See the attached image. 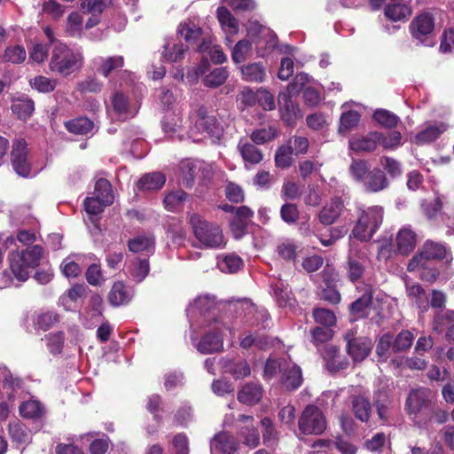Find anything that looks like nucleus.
Segmentation results:
<instances>
[{
    "label": "nucleus",
    "instance_id": "nucleus-12",
    "mask_svg": "<svg viewBox=\"0 0 454 454\" xmlns=\"http://www.w3.org/2000/svg\"><path fill=\"white\" fill-rule=\"evenodd\" d=\"M197 115V129L206 132L213 142L219 141L223 134V127L218 122L215 116L210 114L208 109L204 106L199 107Z\"/></svg>",
    "mask_w": 454,
    "mask_h": 454
},
{
    "label": "nucleus",
    "instance_id": "nucleus-52",
    "mask_svg": "<svg viewBox=\"0 0 454 454\" xmlns=\"http://www.w3.org/2000/svg\"><path fill=\"white\" fill-rule=\"evenodd\" d=\"M177 34L184 37L186 43H192L200 36L201 28L192 21H184L179 25Z\"/></svg>",
    "mask_w": 454,
    "mask_h": 454
},
{
    "label": "nucleus",
    "instance_id": "nucleus-58",
    "mask_svg": "<svg viewBox=\"0 0 454 454\" xmlns=\"http://www.w3.org/2000/svg\"><path fill=\"white\" fill-rule=\"evenodd\" d=\"M26 58L27 52L24 47L20 45L7 47L3 56L4 61L13 64L22 63Z\"/></svg>",
    "mask_w": 454,
    "mask_h": 454
},
{
    "label": "nucleus",
    "instance_id": "nucleus-46",
    "mask_svg": "<svg viewBox=\"0 0 454 454\" xmlns=\"http://www.w3.org/2000/svg\"><path fill=\"white\" fill-rule=\"evenodd\" d=\"M217 264L223 272L235 273L243 266V261L239 255L229 254L219 258Z\"/></svg>",
    "mask_w": 454,
    "mask_h": 454
},
{
    "label": "nucleus",
    "instance_id": "nucleus-50",
    "mask_svg": "<svg viewBox=\"0 0 454 454\" xmlns=\"http://www.w3.org/2000/svg\"><path fill=\"white\" fill-rule=\"evenodd\" d=\"M269 339L263 334L250 333L240 339L239 346L242 348L248 349L254 346L259 349H265L269 347Z\"/></svg>",
    "mask_w": 454,
    "mask_h": 454
},
{
    "label": "nucleus",
    "instance_id": "nucleus-35",
    "mask_svg": "<svg viewBox=\"0 0 454 454\" xmlns=\"http://www.w3.org/2000/svg\"><path fill=\"white\" fill-rule=\"evenodd\" d=\"M112 104L114 112L121 120L133 117L135 113L130 109L128 98L121 92H116L113 96Z\"/></svg>",
    "mask_w": 454,
    "mask_h": 454
},
{
    "label": "nucleus",
    "instance_id": "nucleus-40",
    "mask_svg": "<svg viewBox=\"0 0 454 454\" xmlns=\"http://www.w3.org/2000/svg\"><path fill=\"white\" fill-rule=\"evenodd\" d=\"M200 52H207L210 59L215 64L226 61L227 57L219 45L213 44L210 39H204L198 48Z\"/></svg>",
    "mask_w": 454,
    "mask_h": 454
},
{
    "label": "nucleus",
    "instance_id": "nucleus-29",
    "mask_svg": "<svg viewBox=\"0 0 454 454\" xmlns=\"http://www.w3.org/2000/svg\"><path fill=\"white\" fill-rule=\"evenodd\" d=\"M241 77L247 82L261 83L265 81L266 69L261 63H249L240 67Z\"/></svg>",
    "mask_w": 454,
    "mask_h": 454
},
{
    "label": "nucleus",
    "instance_id": "nucleus-21",
    "mask_svg": "<svg viewBox=\"0 0 454 454\" xmlns=\"http://www.w3.org/2000/svg\"><path fill=\"white\" fill-rule=\"evenodd\" d=\"M239 443L232 434L222 432L216 434L210 442L212 454H233L238 450Z\"/></svg>",
    "mask_w": 454,
    "mask_h": 454
},
{
    "label": "nucleus",
    "instance_id": "nucleus-33",
    "mask_svg": "<svg viewBox=\"0 0 454 454\" xmlns=\"http://www.w3.org/2000/svg\"><path fill=\"white\" fill-rule=\"evenodd\" d=\"M163 131L169 137H174L183 126V118L180 110L166 112L161 121Z\"/></svg>",
    "mask_w": 454,
    "mask_h": 454
},
{
    "label": "nucleus",
    "instance_id": "nucleus-63",
    "mask_svg": "<svg viewBox=\"0 0 454 454\" xmlns=\"http://www.w3.org/2000/svg\"><path fill=\"white\" fill-rule=\"evenodd\" d=\"M413 335L411 332L402 331L395 339L393 338V352L406 350L411 346Z\"/></svg>",
    "mask_w": 454,
    "mask_h": 454
},
{
    "label": "nucleus",
    "instance_id": "nucleus-64",
    "mask_svg": "<svg viewBox=\"0 0 454 454\" xmlns=\"http://www.w3.org/2000/svg\"><path fill=\"white\" fill-rule=\"evenodd\" d=\"M82 17L77 12L70 13L67 19V33L71 36L81 34L82 28Z\"/></svg>",
    "mask_w": 454,
    "mask_h": 454
},
{
    "label": "nucleus",
    "instance_id": "nucleus-57",
    "mask_svg": "<svg viewBox=\"0 0 454 454\" xmlns=\"http://www.w3.org/2000/svg\"><path fill=\"white\" fill-rule=\"evenodd\" d=\"M360 120V114L356 111H348L341 114L340 119V133L346 134L356 127Z\"/></svg>",
    "mask_w": 454,
    "mask_h": 454
},
{
    "label": "nucleus",
    "instance_id": "nucleus-44",
    "mask_svg": "<svg viewBox=\"0 0 454 454\" xmlns=\"http://www.w3.org/2000/svg\"><path fill=\"white\" fill-rule=\"evenodd\" d=\"M364 268V264L361 261V258H356V252H354L353 249H350L347 268L348 278L352 282L358 280L363 276Z\"/></svg>",
    "mask_w": 454,
    "mask_h": 454
},
{
    "label": "nucleus",
    "instance_id": "nucleus-28",
    "mask_svg": "<svg viewBox=\"0 0 454 454\" xmlns=\"http://www.w3.org/2000/svg\"><path fill=\"white\" fill-rule=\"evenodd\" d=\"M380 139V134L373 132L366 137H353L349 140V148L356 152H372Z\"/></svg>",
    "mask_w": 454,
    "mask_h": 454
},
{
    "label": "nucleus",
    "instance_id": "nucleus-2",
    "mask_svg": "<svg viewBox=\"0 0 454 454\" xmlns=\"http://www.w3.org/2000/svg\"><path fill=\"white\" fill-rule=\"evenodd\" d=\"M205 333L201 338L192 343L201 354H214L223 350V338L227 332L232 335L231 327L224 320H216L215 317H207V324H200Z\"/></svg>",
    "mask_w": 454,
    "mask_h": 454
},
{
    "label": "nucleus",
    "instance_id": "nucleus-18",
    "mask_svg": "<svg viewBox=\"0 0 454 454\" xmlns=\"http://www.w3.org/2000/svg\"><path fill=\"white\" fill-rule=\"evenodd\" d=\"M450 125L444 121H429L425 128L414 137L417 145H424L435 141L449 129Z\"/></svg>",
    "mask_w": 454,
    "mask_h": 454
},
{
    "label": "nucleus",
    "instance_id": "nucleus-55",
    "mask_svg": "<svg viewBox=\"0 0 454 454\" xmlns=\"http://www.w3.org/2000/svg\"><path fill=\"white\" fill-rule=\"evenodd\" d=\"M9 434L12 441L18 443H27L30 440V434L26 427L19 421L10 422Z\"/></svg>",
    "mask_w": 454,
    "mask_h": 454
},
{
    "label": "nucleus",
    "instance_id": "nucleus-36",
    "mask_svg": "<svg viewBox=\"0 0 454 454\" xmlns=\"http://www.w3.org/2000/svg\"><path fill=\"white\" fill-rule=\"evenodd\" d=\"M166 182L164 175L160 172H153L145 175L137 183L141 191H154L160 189Z\"/></svg>",
    "mask_w": 454,
    "mask_h": 454
},
{
    "label": "nucleus",
    "instance_id": "nucleus-27",
    "mask_svg": "<svg viewBox=\"0 0 454 454\" xmlns=\"http://www.w3.org/2000/svg\"><path fill=\"white\" fill-rule=\"evenodd\" d=\"M93 63L97 66L98 72L106 78L111 72L123 67L124 59L121 56L98 57L93 59Z\"/></svg>",
    "mask_w": 454,
    "mask_h": 454
},
{
    "label": "nucleus",
    "instance_id": "nucleus-16",
    "mask_svg": "<svg viewBox=\"0 0 454 454\" xmlns=\"http://www.w3.org/2000/svg\"><path fill=\"white\" fill-rule=\"evenodd\" d=\"M239 422L243 425L238 428V435L246 446L255 448L260 442V434L254 426V417L240 415Z\"/></svg>",
    "mask_w": 454,
    "mask_h": 454
},
{
    "label": "nucleus",
    "instance_id": "nucleus-41",
    "mask_svg": "<svg viewBox=\"0 0 454 454\" xmlns=\"http://www.w3.org/2000/svg\"><path fill=\"white\" fill-rule=\"evenodd\" d=\"M65 127L74 134L86 135L92 131L94 123L86 117H80L66 121Z\"/></svg>",
    "mask_w": 454,
    "mask_h": 454
},
{
    "label": "nucleus",
    "instance_id": "nucleus-30",
    "mask_svg": "<svg viewBox=\"0 0 454 454\" xmlns=\"http://www.w3.org/2000/svg\"><path fill=\"white\" fill-rule=\"evenodd\" d=\"M388 185L385 174L380 168H374L364 181V189L370 192H378L386 189Z\"/></svg>",
    "mask_w": 454,
    "mask_h": 454
},
{
    "label": "nucleus",
    "instance_id": "nucleus-13",
    "mask_svg": "<svg viewBox=\"0 0 454 454\" xmlns=\"http://www.w3.org/2000/svg\"><path fill=\"white\" fill-rule=\"evenodd\" d=\"M11 160L14 171L19 176L23 177L29 176L31 172V164L27 157V143L24 139H17L13 143Z\"/></svg>",
    "mask_w": 454,
    "mask_h": 454
},
{
    "label": "nucleus",
    "instance_id": "nucleus-51",
    "mask_svg": "<svg viewBox=\"0 0 454 454\" xmlns=\"http://www.w3.org/2000/svg\"><path fill=\"white\" fill-rule=\"evenodd\" d=\"M374 293L375 289L368 286L364 294L351 303L350 310L352 314L359 317V314L364 312L372 304Z\"/></svg>",
    "mask_w": 454,
    "mask_h": 454
},
{
    "label": "nucleus",
    "instance_id": "nucleus-42",
    "mask_svg": "<svg viewBox=\"0 0 454 454\" xmlns=\"http://www.w3.org/2000/svg\"><path fill=\"white\" fill-rule=\"evenodd\" d=\"M19 410L20 415L26 419H39L44 413L43 405L35 399L23 402Z\"/></svg>",
    "mask_w": 454,
    "mask_h": 454
},
{
    "label": "nucleus",
    "instance_id": "nucleus-3",
    "mask_svg": "<svg viewBox=\"0 0 454 454\" xmlns=\"http://www.w3.org/2000/svg\"><path fill=\"white\" fill-rule=\"evenodd\" d=\"M43 255V249L39 245L11 252L8 255V261L11 271L15 278L20 282L27 280L31 270L39 266Z\"/></svg>",
    "mask_w": 454,
    "mask_h": 454
},
{
    "label": "nucleus",
    "instance_id": "nucleus-60",
    "mask_svg": "<svg viewBox=\"0 0 454 454\" xmlns=\"http://www.w3.org/2000/svg\"><path fill=\"white\" fill-rule=\"evenodd\" d=\"M103 89V82L95 76H89L77 83V90L82 93H98Z\"/></svg>",
    "mask_w": 454,
    "mask_h": 454
},
{
    "label": "nucleus",
    "instance_id": "nucleus-22",
    "mask_svg": "<svg viewBox=\"0 0 454 454\" xmlns=\"http://www.w3.org/2000/svg\"><path fill=\"white\" fill-rule=\"evenodd\" d=\"M348 353L355 362L363 361L371 352L372 341L367 338L349 339L346 335Z\"/></svg>",
    "mask_w": 454,
    "mask_h": 454
},
{
    "label": "nucleus",
    "instance_id": "nucleus-25",
    "mask_svg": "<svg viewBox=\"0 0 454 454\" xmlns=\"http://www.w3.org/2000/svg\"><path fill=\"white\" fill-rule=\"evenodd\" d=\"M133 297V291L122 282H115L107 296L109 303L113 307H120L128 304Z\"/></svg>",
    "mask_w": 454,
    "mask_h": 454
},
{
    "label": "nucleus",
    "instance_id": "nucleus-17",
    "mask_svg": "<svg viewBox=\"0 0 454 454\" xmlns=\"http://www.w3.org/2000/svg\"><path fill=\"white\" fill-rule=\"evenodd\" d=\"M187 50L188 46L184 44L177 36L169 37L165 40L161 57L164 61L168 63L179 62L184 59Z\"/></svg>",
    "mask_w": 454,
    "mask_h": 454
},
{
    "label": "nucleus",
    "instance_id": "nucleus-4",
    "mask_svg": "<svg viewBox=\"0 0 454 454\" xmlns=\"http://www.w3.org/2000/svg\"><path fill=\"white\" fill-rule=\"evenodd\" d=\"M434 394L428 388L419 387L410 391L406 410L411 419L419 427H427V415L434 403Z\"/></svg>",
    "mask_w": 454,
    "mask_h": 454
},
{
    "label": "nucleus",
    "instance_id": "nucleus-1",
    "mask_svg": "<svg viewBox=\"0 0 454 454\" xmlns=\"http://www.w3.org/2000/svg\"><path fill=\"white\" fill-rule=\"evenodd\" d=\"M84 65L82 48H71L61 42H56L51 50L49 62L51 71L67 77L80 71Z\"/></svg>",
    "mask_w": 454,
    "mask_h": 454
},
{
    "label": "nucleus",
    "instance_id": "nucleus-43",
    "mask_svg": "<svg viewBox=\"0 0 454 454\" xmlns=\"http://www.w3.org/2000/svg\"><path fill=\"white\" fill-rule=\"evenodd\" d=\"M270 288L280 307H286L290 303L292 298L291 292L284 281L280 279L272 281Z\"/></svg>",
    "mask_w": 454,
    "mask_h": 454
},
{
    "label": "nucleus",
    "instance_id": "nucleus-49",
    "mask_svg": "<svg viewBox=\"0 0 454 454\" xmlns=\"http://www.w3.org/2000/svg\"><path fill=\"white\" fill-rule=\"evenodd\" d=\"M352 407L355 416L361 421L365 422L371 414V403L364 396H356L352 401Z\"/></svg>",
    "mask_w": 454,
    "mask_h": 454
},
{
    "label": "nucleus",
    "instance_id": "nucleus-26",
    "mask_svg": "<svg viewBox=\"0 0 454 454\" xmlns=\"http://www.w3.org/2000/svg\"><path fill=\"white\" fill-rule=\"evenodd\" d=\"M128 247L132 253L153 254L155 247V238L152 234H141L128 242Z\"/></svg>",
    "mask_w": 454,
    "mask_h": 454
},
{
    "label": "nucleus",
    "instance_id": "nucleus-19",
    "mask_svg": "<svg viewBox=\"0 0 454 454\" xmlns=\"http://www.w3.org/2000/svg\"><path fill=\"white\" fill-rule=\"evenodd\" d=\"M237 148L244 160L247 169H249L253 165L259 164L263 160L262 151L256 147L255 144L252 141L249 142L246 138H241L239 141Z\"/></svg>",
    "mask_w": 454,
    "mask_h": 454
},
{
    "label": "nucleus",
    "instance_id": "nucleus-14",
    "mask_svg": "<svg viewBox=\"0 0 454 454\" xmlns=\"http://www.w3.org/2000/svg\"><path fill=\"white\" fill-rule=\"evenodd\" d=\"M446 254V248L443 245L433 241H427L421 252L417 254L409 263L408 270H415L417 267H424V261L442 259Z\"/></svg>",
    "mask_w": 454,
    "mask_h": 454
},
{
    "label": "nucleus",
    "instance_id": "nucleus-10",
    "mask_svg": "<svg viewBox=\"0 0 454 454\" xmlns=\"http://www.w3.org/2000/svg\"><path fill=\"white\" fill-rule=\"evenodd\" d=\"M326 427L322 411L316 406L309 405L299 419V429L303 434H320Z\"/></svg>",
    "mask_w": 454,
    "mask_h": 454
},
{
    "label": "nucleus",
    "instance_id": "nucleus-8",
    "mask_svg": "<svg viewBox=\"0 0 454 454\" xmlns=\"http://www.w3.org/2000/svg\"><path fill=\"white\" fill-rule=\"evenodd\" d=\"M434 29V20L431 14L425 12L416 16L410 24V33L418 43L433 46L434 41L432 34Z\"/></svg>",
    "mask_w": 454,
    "mask_h": 454
},
{
    "label": "nucleus",
    "instance_id": "nucleus-6",
    "mask_svg": "<svg viewBox=\"0 0 454 454\" xmlns=\"http://www.w3.org/2000/svg\"><path fill=\"white\" fill-rule=\"evenodd\" d=\"M383 208L380 206L369 207L360 210L353 236L361 240L367 241L372 239L383 221Z\"/></svg>",
    "mask_w": 454,
    "mask_h": 454
},
{
    "label": "nucleus",
    "instance_id": "nucleus-23",
    "mask_svg": "<svg viewBox=\"0 0 454 454\" xmlns=\"http://www.w3.org/2000/svg\"><path fill=\"white\" fill-rule=\"evenodd\" d=\"M222 368L225 372L230 373L236 380L243 379L250 375L251 369L246 360H234L228 357L220 360Z\"/></svg>",
    "mask_w": 454,
    "mask_h": 454
},
{
    "label": "nucleus",
    "instance_id": "nucleus-15",
    "mask_svg": "<svg viewBox=\"0 0 454 454\" xmlns=\"http://www.w3.org/2000/svg\"><path fill=\"white\" fill-rule=\"evenodd\" d=\"M279 112L282 121L288 126L295 125L301 113L297 104L292 100V96L280 92L278 94Z\"/></svg>",
    "mask_w": 454,
    "mask_h": 454
},
{
    "label": "nucleus",
    "instance_id": "nucleus-37",
    "mask_svg": "<svg viewBox=\"0 0 454 454\" xmlns=\"http://www.w3.org/2000/svg\"><path fill=\"white\" fill-rule=\"evenodd\" d=\"M35 109L34 101L28 98H18L13 99L12 111L20 120L28 119Z\"/></svg>",
    "mask_w": 454,
    "mask_h": 454
},
{
    "label": "nucleus",
    "instance_id": "nucleus-24",
    "mask_svg": "<svg viewBox=\"0 0 454 454\" xmlns=\"http://www.w3.org/2000/svg\"><path fill=\"white\" fill-rule=\"evenodd\" d=\"M114 194L109 192L105 194L104 199L101 197H88L83 202L84 210L90 220L94 222V217L100 215L106 206L111 205L114 202Z\"/></svg>",
    "mask_w": 454,
    "mask_h": 454
},
{
    "label": "nucleus",
    "instance_id": "nucleus-34",
    "mask_svg": "<svg viewBox=\"0 0 454 454\" xmlns=\"http://www.w3.org/2000/svg\"><path fill=\"white\" fill-rule=\"evenodd\" d=\"M281 381L287 389L291 390L299 387L302 382L301 368L291 362L290 367L283 371Z\"/></svg>",
    "mask_w": 454,
    "mask_h": 454
},
{
    "label": "nucleus",
    "instance_id": "nucleus-32",
    "mask_svg": "<svg viewBox=\"0 0 454 454\" xmlns=\"http://www.w3.org/2000/svg\"><path fill=\"white\" fill-rule=\"evenodd\" d=\"M396 245L400 254H410L414 249L416 245L415 233L407 227L401 229L396 236Z\"/></svg>",
    "mask_w": 454,
    "mask_h": 454
},
{
    "label": "nucleus",
    "instance_id": "nucleus-9",
    "mask_svg": "<svg viewBox=\"0 0 454 454\" xmlns=\"http://www.w3.org/2000/svg\"><path fill=\"white\" fill-rule=\"evenodd\" d=\"M213 166L200 160H185L180 164L182 181L186 186H192L196 177L207 180L213 175Z\"/></svg>",
    "mask_w": 454,
    "mask_h": 454
},
{
    "label": "nucleus",
    "instance_id": "nucleus-20",
    "mask_svg": "<svg viewBox=\"0 0 454 454\" xmlns=\"http://www.w3.org/2000/svg\"><path fill=\"white\" fill-rule=\"evenodd\" d=\"M344 209V203L340 198H333L318 213V220L323 225L334 223Z\"/></svg>",
    "mask_w": 454,
    "mask_h": 454
},
{
    "label": "nucleus",
    "instance_id": "nucleus-62",
    "mask_svg": "<svg viewBox=\"0 0 454 454\" xmlns=\"http://www.w3.org/2000/svg\"><path fill=\"white\" fill-rule=\"evenodd\" d=\"M393 351V336L384 334L379 340L376 348V353L380 360L386 361Z\"/></svg>",
    "mask_w": 454,
    "mask_h": 454
},
{
    "label": "nucleus",
    "instance_id": "nucleus-61",
    "mask_svg": "<svg viewBox=\"0 0 454 454\" xmlns=\"http://www.w3.org/2000/svg\"><path fill=\"white\" fill-rule=\"evenodd\" d=\"M187 193L182 190L169 192L164 199L165 208L168 211H175L185 200Z\"/></svg>",
    "mask_w": 454,
    "mask_h": 454
},
{
    "label": "nucleus",
    "instance_id": "nucleus-7",
    "mask_svg": "<svg viewBox=\"0 0 454 454\" xmlns=\"http://www.w3.org/2000/svg\"><path fill=\"white\" fill-rule=\"evenodd\" d=\"M247 36L255 44L258 57L267 56L278 43L276 34L267 27L259 24L256 20H250L247 24Z\"/></svg>",
    "mask_w": 454,
    "mask_h": 454
},
{
    "label": "nucleus",
    "instance_id": "nucleus-47",
    "mask_svg": "<svg viewBox=\"0 0 454 454\" xmlns=\"http://www.w3.org/2000/svg\"><path fill=\"white\" fill-rule=\"evenodd\" d=\"M385 16L392 21H401L408 18L411 13V8L404 4H394L386 6Z\"/></svg>",
    "mask_w": 454,
    "mask_h": 454
},
{
    "label": "nucleus",
    "instance_id": "nucleus-59",
    "mask_svg": "<svg viewBox=\"0 0 454 454\" xmlns=\"http://www.w3.org/2000/svg\"><path fill=\"white\" fill-rule=\"evenodd\" d=\"M293 149L291 145L280 146L275 154L276 166L281 168H288L293 163Z\"/></svg>",
    "mask_w": 454,
    "mask_h": 454
},
{
    "label": "nucleus",
    "instance_id": "nucleus-54",
    "mask_svg": "<svg viewBox=\"0 0 454 454\" xmlns=\"http://www.w3.org/2000/svg\"><path fill=\"white\" fill-rule=\"evenodd\" d=\"M30 86L41 93H50L57 86V80L43 75L34 77L29 81Z\"/></svg>",
    "mask_w": 454,
    "mask_h": 454
},
{
    "label": "nucleus",
    "instance_id": "nucleus-56",
    "mask_svg": "<svg viewBox=\"0 0 454 454\" xmlns=\"http://www.w3.org/2000/svg\"><path fill=\"white\" fill-rule=\"evenodd\" d=\"M277 136V129L274 127H267L254 130L250 138L255 145H262L272 140Z\"/></svg>",
    "mask_w": 454,
    "mask_h": 454
},
{
    "label": "nucleus",
    "instance_id": "nucleus-38",
    "mask_svg": "<svg viewBox=\"0 0 454 454\" xmlns=\"http://www.w3.org/2000/svg\"><path fill=\"white\" fill-rule=\"evenodd\" d=\"M217 19L225 33L230 35L238 34V21L226 7L217 9Z\"/></svg>",
    "mask_w": 454,
    "mask_h": 454
},
{
    "label": "nucleus",
    "instance_id": "nucleus-39",
    "mask_svg": "<svg viewBox=\"0 0 454 454\" xmlns=\"http://www.w3.org/2000/svg\"><path fill=\"white\" fill-rule=\"evenodd\" d=\"M164 229L174 244L179 245L184 240L185 231L180 220L169 218L164 224Z\"/></svg>",
    "mask_w": 454,
    "mask_h": 454
},
{
    "label": "nucleus",
    "instance_id": "nucleus-48",
    "mask_svg": "<svg viewBox=\"0 0 454 454\" xmlns=\"http://www.w3.org/2000/svg\"><path fill=\"white\" fill-rule=\"evenodd\" d=\"M252 43L245 38L239 40L231 50V59L234 63H242L251 55Z\"/></svg>",
    "mask_w": 454,
    "mask_h": 454
},
{
    "label": "nucleus",
    "instance_id": "nucleus-53",
    "mask_svg": "<svg viewBox=\"0 0 454 454\" xmlns=\"http://www.w3.org/2000/svg\"><path fill=\"white\" fill-rule=\"evenodd\" d=\"M291 365V361L286 359H282L281 361H278L275 359H268L264 368V378L271 379L278 372L282 374L284 370H287Z\"/></svg>",
    "mask_w": 454,
    "mask_h": 454
},
{
    "label": "nucleus",
    "instance_id": "nucleus-11",
    "mask_svg": "<svg viewBox=\"0 0 454 454\" xmlns=\"http://www.w3.org/2000/svg\"><path fill=\"white\" fill-rule=\"evenodd\" d=\"M187 314L192 317H200V325L207 324V318L211 317H215L216 320H224L215 306V299L208 295L198 297L193 303L190 305L187 309Z\"/></svg>",
    "mask_w": 454,
    "mask_h": 454
},
{
    "label": "nucleus",
    "instance_id": "nucleus-45",
    "mask_svg": "<svg viewBox=\"0 0 454 454\" xmlns=\"http://www.w3.org/2000/svg\"><path fill=\"white\" fill-rule=\"evenodd\" d=\"M228 76L227 67H216L204 76L203 82L208 88H217L225 82Z\"/></svg>",
    "mask_w": 454,
    "mask_h": 454
},
{
    "label": "nucleus",
    "instance_id": "nucleus-5",
    "mask_svg": "<svg viewBox=\"0 0 454 454\" xmlns=\"http://www.w3.org/2000/svg\"><path fill=\"white\" fill-rule=\"evenodd\" d=\"M189 223L200 247L221 248L225 245L223 231L216 223L207 221L196 213L190 215Z\"/></svg>",
    "mask_w": 454,
    "mask_h": 454
},
{
    "label": "nucleus",
    "instance_id": "nucleus-31",
    "mask_svg": "<svg viewBox=\"0 0 454 454\" xmlns=\"http://www.w3.org/2000/svg\"><path fill=\"white\" fill-rule=\"evenodd\" d=\"M262 397V387L257 383L246 384L238 394V400L245 404L252 405Z\"/></svg>",
    "mask_w": 454,
    "mask_h": 454
}]
</instances>
